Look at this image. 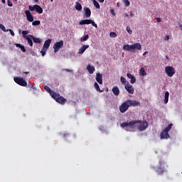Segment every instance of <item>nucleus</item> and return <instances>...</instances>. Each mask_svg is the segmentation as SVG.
I'll return each mask as SVG.
<instances>
[{"label":"nucleus","instance_id":"nucleus-1","mask_svg":"<svg viewBox=\"0 0 182 182\" xmlns=\"http://www.w3.org/2000/svg\"><path fill=\"white\" fill-rule=\"evenodd\" d=\"M139 124V120H132L129 122H122L121 127L127 132H133L134 128Z\"/></svg>","mask_w":182,"mask_h":182},{"label":"nucleus","instance_id":"nucleus-2","mask_svg":"<svg viewBox=\"0 0 182 182\" xmlns=\"http://www.w3.org/2000/svg\"><path fill=\"white\" fill-rule=\"evenodd\" d=\"M124 50L130 52L132 50H141V44L140 43H135L133 45L126 44L123 46Z\"/></svg>","mask_w":182,"mask_h":182},{"label":"nucleus","instance_id":"nucleus-3","mask_svg":"<svg viewBox=\"0 0 182 182\" xmlns=\"http://www.w3.org/2000/svg\"><path fill=\"white\" fill-rule=\"evenodd\" d=\"M171 127H173V124H169L160 134L161 139H170V134L168 132L171 130Z\"/></svg>","mask_w":182,"mask_h":182},{"label":"nucleus","instance_id":"nucleus-4","mask_svg":"<svg viewBox=\"0 0 182 182\" xmlns=\"http://www.w3.org/2000/svg\"><path fill=\"white\" fill-rule=\"evenodd\" d=\"M52 98L54 99V100H55V102L60 105H65V103L68 102V100L56 92L52 94Z\"/></svg>","mask_w":182,"mask_h":182},{"label":"nucleus","instance_id":"nucleus-5","mask_svg":"<svg viewBox=\"0 0 182 182\" xmlns=\"http://www.w3.org/2000/svg\"><path fill=\"white\" fill-rule=\"evenodd\" d=\"M29 33V31H22V35L23 37L24 38V39H26L28 45L30 46H33V38H32V37L30 36H33V35L28 34Z\"/></svg>","mask_w":182,"mask_h":182},{"label":"nucleus","instance_id":"nucleus-6","mask_svg":"<svg viewBox=\"0 0 182 182\" xmlns=\"http://www.w3.org/2000/svg\"><path fill=\"white\" fill-rule=\"evenodd\" d=\"M165 73H166L167 76L169 77H173L176 74V70H174V67L168 65L165 67Z\"/></svg>","mask_w":182,"mask_h":182},{"label":"nucleus","instance_id":"nucleus-7","mask_svg":"<svg viewBox=\"0 0 182 182\" xmlns=\"http://www.w3.org/2000/svg\"><path fill=\"white\" fill-rule=\"evenodd\" d=\"M14 80V82H16L17 85H19L20 86H23V87H26V86H28V82H26V80L22 77H15Z\"/></svg>","mask_w":182,"mask_h":182},{"label":"nucleus","instance_id":"nucleus-8","mask_svg":"<svg viewBox=\"0 0 182 182\" xmlns=\"http://www.w3.org/2000/svg\"><path fill=\"white\" fill-rule=\"evenodd\" d=\"M53 48L54 49V53H58V52H59V50L63 48V41L61 40L58 42L55 43Z\"/></svg>","mask_w":182,"mask_h":182},{"label":"nucleus","instance_id":"nucleus-9","mask_svg":"<svg viewBox=\"0 0 182 182\" xmlns=\"http://www.w3.org/2000/svg\"><path fill=\"white\" fill-rule=\"evenodd\" d=\"M138 124H139L138 127V130H139V132H144V130H146L149 127V123H147L146 121H139Z\"/></svg>","mask_w":182,"mask_h":182},{"label":"nucleus","instance_id":"nucleus-10","mask_svg":"<svg viewBox=\"0 0 182 182\" xmlns=\"http://www.w3.org/2000/svg\"><path fill=\"white\" fill-rule=\"evenodd\" d=\"M129 106L127 101H125L119 106V112L121 113H126V111L129 110Z\"/></svg>","mask_w":182,"mask_h":182},{"label":"nucleus","instance_id":"nucleus-11","mask_svg":"<svg viewBox=\"0 0 182 182\" xmlns=\"http://www.w3.org/2000/svg\"><path fill=\"white\" fill-rule=\"evenodd\" d=\"M127 102L128 103V106L130 107H136V106H140V102L134 100H127Z\"/></svg>","mask_w":182,"mask_h":182},{"label":"nucleus","instance_id":"nucleus-12","mask_svg":"<svg viewBox=\"0 0 182 182\" xmlns=\"http://www.w3.org/2000/svg\"><path fill=\"white\" fill-rule=\"evenodd\" d=\"M124 88L126 89L127 92H128V93H130L131 95L134 93V87H133V85H130L129 82L125 85Z\"/></svg>","mask_w":182,"mask_h":182},{"label":"nucleus","instance_id":"nucleus-13","mask_svg":"<svg viewBox=\"0 0 182 182\" xmlns=\"http://www.w3.org/2000/svg\"><path fill=\"white\" fill-rule=\"evenodd\" d=\"M24 12L27 18V21H28V22H33V16H32L31 11L29 10H26Z\"/></svg>","mask_w":182,"mask_h":182},{"label":"nucleus","instance_id":"nucleus-14","mask_svg":"<svg viewBox=\"0 0 182 182\" xmlns=\"http://www.w3.org/2000/svg\"><path fill=\"white\" fill-rule=\"evenodd\" d=\"M96 81L100 84V85H103V77L100 73H97L96 74Z\"/></svg>","mask_w":182,"mask_h":182},{"label":"nucleus","instance_id":"nucleus-15","mask_svg":"<svg viewBox=\"0 0 182 182\" xmlns=\"http://www.w3.org/2000/svg\"><path fill=\"white\" fill-rule=\"evenodd\" d=\"M164 171H166V169L164 168V166H159L156 169V174H159V176H161V174H163L164 173Z\"/></svg>","mask_w":182,"mask_h":182},{"label":"nucleus","instance_id":"nucleus-16","mask_svg":"<svg viewBox=\"0 0 182 182\" xmlns=\"http://www.w3.org/2000/svg\"><path fill=\"white\" fill-rule=\"evenodd\" d=\"M127 77H129V79L130 80V83H132V85L136 83V77H134V75H132L130 73H127Z\"/></svg>","mask_w":182,"mask_h":182},{"label":"nucleus","instance_id":"nucleus-17","mask_svg":"<svg viewBox=\"0 0 182 182\" xmlns=\"http://www.w3.org/2000/svg\"><path fill=\"white\" fill-rule=\"evenodd\" d=\"M84 11L85 16H86V18H90V16L92 15V11H90V9H89V7H85Z\"/></svg>","mask_w":182,"mask_h":182},{"label":"nucleus","instance_id":"nucleus-18","mask_svg":"<svg viewBox=\"0 0 182 182\" xmlns=\"http://www.w3.org/2000/svg\"><path fill=\"white\" fill-rule=\"evenodd\" d=\"M50 43H52V39H48L45 41L43 48L44 49H49V46H50Z\"/></svg>","mask_w":182,"mask_h":182},{"label":"nucleus","instance_id":"nucleus-19","mask_svg":"<svg viewBox=\"0 0 182 182\" xmlns=\"http://www.w3.org/2000/svg\"><path fill=\"white\" fill-rule=\"evenodd\" d=\"M89 48V45H83L78 50V53L80 55H82V53H85V50H86V49H88Z\"/></svg>","mask_w":182,"mask_h":182},{"label":"nucleus","instance_id":"nucleus-20","mask_svg":"<svg viewBox=\"0 0 182 182\" xmlns=\"http://www.w3.org/2000/svg\"><path fill=\"white\" fill-rule=\"evenodd\" d=\"M112 93H114L115 96H119V95H120V90H119V87L114 86L112 87Z\"/></svg>","mask_w":182,"mask_h":182},{"label":"nucleus","instance_id":"nucleus-21","mask_svg":"<svg viewBox=\"0 0 182 182\" xmlns=\"http://www.w3.org/2000/svg\"><path fill=\"white\" fill-rule=\"evenodd\" d=\"M87 70H88V72L90 75H93V73H95V67H93L90 65H88L87 66Z\"/></svg>","mask_w":182,"mask_h":182},{"label":"nucleus","instance_id":"nucleus-22","mask_svg":"<svg viewBox=\"0 0 182 182\" xmlns=\"http://www.w3.org/2000/svg\"><path fill=\"white\" fill-rule=\"evenodd\" d=\"M35 8V11L37 12V14H43V9H42V7H41V6L36 4Z\"/></svg>","mask_w":182,"mask_h":182},{"label":"nucleus","instance_id":"nucleus-23","mask_svg":"<svg viewBox=\"0 0 182 182\" xmlns=\"http://www.w3.org/2000/svg\"><path fill=\"white\" fill-rule=\"evenodd\" d=\"M91 19H85L80 21V25H90Z\"/></svg>","mask_w":182,"mask_h":182},{"label":"nucleus","instance_id":"nucleus-24","mask_svg":"<svg viewBox=\"0 0 182 182\" xmlns=\"http://www.w3.org/2000/svg\"><path fill=\"white\" fill-rule=\"evenodd\" d=\"M44 89L45 90H46V92H48V93H49L51 97H52V95H53V93H55L54 91H52V90H50V87H49V86L48 85L44 86Z\"/></svg>","mask_w":182,"mask_h":182},{"label":"nucleus","instance_id":"nucleus-25","mask_svg":"<svg viewBox=\"0 0 182 182\" xmlns=\"http://www.w3.org/2000/svg\"><path fill=\"white\" fill-rule=\"evenodd\" d=\"M75 8L76 11H78V12H80V11H82V4H80V3H79V1H77V2H75Z\"/></svg>","mask_w":182,"mask_h":182},{"label":"nucleus","instance_id":"nucleus-26","mask_svg":"<svg viewBox=\"0 0 182 182\" xmlns=\"http://www.w3.org/2000/svg\"><path fill=\"white\" fill-rule=\"evenodd\" d=\"M170 96V92L168 91H166L165 92V97H164V103L165 105H167L168 103V97Z\"/></svg>","mask_w":182,"mask_h":182},{"label":"nucleus","instance_id":"nucleus-27","mask_svg":"<svg viewBox=\"0 0 182 182\" xmlns=\"http://www.w3.org/2000/svg\"><path fill=\"white\" fill-rule=\"evenodd\" d=\"M30 37L32 38L33 41L34 42V43H41V38H36L33 36H30Z\"/></svg>","mask_w":182,"mask_h":182},{"label":"nucleus","instance_id":"nucleus-28","mask_svg":"<svg viewBox=\"0 0 182 182\" xmlns=\"http://www.w3.org/2000/svg\"><path fill=\"white\" fill-rule=\"evenodd\" d=\"M94 87L95 88V90H97V92H99L100 93H102V92H103L100 90V87L99 86V84H97V82H95Z\"/></svg>","mask_w":182,"mask_h":182},{"label":"nucleus","instance_id":"nucleus-29","mask_svg":"<svg viewBox=\"0 0 182 182\" xmlns=\"http://www.w3.org/2000/svg\"><path fill=\"white\" fill-rule=\"evenodd\" d=\"M120 81H121V83L124 85V86H126V85H127V83H129V82H127V80H126V78L124 77H121Z\"/></svg>","mask_w":182,"mask_h":182},{"label":"nucleus","instance_id":"nucleus-30","mask_svg":"<svg viewBox=\"0 0 182 182\" xmlns=\"http://www.w3.org/2000/svg\"><path fill=\"white\" fill-rule=\"evenodd\" d=\"M139 73L140 75H141V76H146V75H147V73H146V70H144V68H141L140 69Z\"/></svg>","mask_w":182,"mask_h":182},{"label":"nucleus","instance_id":"nucleus-31","mask_svg":"<svg viewBox=\"0 0 182 182\" xmlns=\"http://www.w3.org/2000/svg\"><path fill=\"white\" fill-rule=\"evenodd\" d=\"M93 4L97 9H100V4H99V2H97L96 0L93 1Z\"/></svg>","mask_w":182,"mask_h":182},{"label":"nucleus","instance_id":"nucleus-32","mask_svg":"<svg viewBox=\"0 0 182 182\" xmlns=\"http://www.w3.org/2000/svg\"><path fill=\"white\" fill-rule=\"evenodd\" d=\"M32 25L33 26H38V25H41V21H32Z\"/></svg>","mask_w":182,"mask_h":182},{"label":"nucleus","instance_id":"nucleus-33","mask_svg":"<svg viewBox=\"0 0 182 182\" xmlns=\"http://www.w3.org/2000/svg\"><path fill=\"white\" fill-rule=\"evenodd\" d=\"M89 39V35H85L84 37H82L80 38L81 42H85V41H87Z\"/></svg>","mask_w":182,"mask_h":182},{"label":"nucleus","instance_id":"nucleus-34","mask_svg":"<svg viewBox=\"0 0 182 182\" xmlns=\"http://www.w3.org/2000/svg\"><path fill=\"white\" fill-rule=\"evenodd\" d=\"M48 49L43 48L42 50H41V53L42 56H45L46 55Z\"/></svg>","mask_w":182,"mask_h":182},{"label":"nucleus","instance_id":"nucleus-35","mask_svg":"<svg viewBox=\"0 0 182 182\" xmlns=\"http://www.w3.org/2000/svg\"><path fill=\"white\" fill-rule=\"evenodd\" d=\"M123 4H124L125 6H130V1L129 0H122Z\"/></svg>","mask_w":182,"mask_h":182},{"label":"nucleus","instance_id":"nucleus-36","mask_svg":"<svg viewBox=\"0 0 182 182\" xmlns=\"http://www.w3.org/2000/svg\"><path fill=\"white\" fill-rule=\"evenodd\" d=\"M110 38H117V34L116 32H111L109 33Z\"/></svg>","mask_w":182,"mask_h":182},{"label":"nucleus","instance_id":"nucleus-37","mask_svg":"<svg viewBox=\"0 0 182 182\" xmlns=\"http://www.w3.org/2000/svg\"><path fill=\"white\" fill-rule=\"evenodd\" d=\"M36 6V4L33 5V6H28L29 11H35Z\"/></svg>","mask_w":182,"mask_h":182},{"label":"nucleus","instance_id":"nucleus-38","mask_svg":"<svg viewBox=\"0 0 182 182\" xmlns=\"http://www.w3.org/2000/svg\"><path fill=\"white\" fill-rule=\"evenodd\" d=\"M70 134L69 133H64V134H63V137L65 139H68V137H70Z\"/></svg>","mask_w":182,"mask_h":182},{"label":"nucleus","instance_id":"nucleus-39","mask_svg":"<svg viewBox=\"0 0 182 182\" xmlns=\"http://www.w3.org/2000/svg\"><path fill=\"white\" fill-rule=\"evenodd\" d=\"M127 31L128 32V33H129V35H132V33H133V31H132V28H130L129 26L127 27Z\"/></svg>","mask_w":182,"mask_h":182},{"label":"nucleus","instance_id":"nucleus-40","mask_svg":"<svg viewBox=\"0 0 182 182\" xmlns=\"http://www.w3.org/2000/svg\"><path fill=\"white\" fill-rule=\"evenodd\" d=\"M164 164V160L160 159L159 160V167H163Z\"/></svg>","mask_w":182,"mask_h":182},{"label":"nucleus","instance_id":"nucleus-41","mask_svg":"<svg viewBox=\"0 0 182 182\" xmlns=\"http://www.w3.org/2000/svg\"><path fill=\"white\" fill-rule=\"evenodd\" d=\"M90 24L92 25V26H94V28H97V24H96V23H95V22L93 21V20H91Z\"/></svg>","mask_w":182,"mask_h":182},{"label":"nucleus","instance_id":"nucleus-42","mask_svg":"<svg viewBox=\"0 0 182 182\" xmlns=\"http://www.w3.org/2000/svg\"><path fill=\"white\" fill-rule=\"evenodd\" d=\"M28 87H31V89H33V90H35L36 89V87H35V85L32 84H28Z\"/></svg>","mask_w":182,"mask_h":182},{"label":"nucleus","instance_id":"nucleus-43","mask_svg":"<svg viewBox=\"0 0 182 182\" xmlns=\"http://www.w3.org/2000/svg\"><path fill=\"white\" fill-rule=\"evenodd\" d=\"M63 72H72V70L68 69V68H63L62 69Z\"/></svg>","mask_w":182,"mask_h":182},{"label":"nucleus","instance_id":"nucleus-44","mask_svg":"<svg viewBox=\"0 0 182 182\" xmlns=\"http://www.w3.org/2000/svg\"><path fill=\"white\" fill-rule=\"evenodd\" d=\"M7 5L8 6H13L14 4L9 0H7Z\"/></svg>","mask_w":182,"mask_h":182},{"label":"nucleus","instance_id":"nucleus-45","mask_svg":"<svg viewBox=\"0 0 182 182\" xmlns=\"http://www.w3.org/2000/svg\"><path fill=\"white\" fill-rule=\"evenodd\" d=\"M22 52H26V49L25 48V46H22L21 48H20Z\"/></svg>","mask_w":182,"mask_h":182},{"label":"nucleus","instance_id":"nucleus-46","mask_svg":"<svg viewBox=\"0 0 182 182\" xmlns=\"http://www.w3.org/2000/svg\"><path fill=\"white\" fill-rule=\"evenodd\" d=\"M9 32H10L11 36H15V33L14 32V31H12V30L10 29V30H9Z\"/></svg>","mask_w":182,"mask_h":182},{"label":"nucleus","instance_id":"nucleus-47","mask_svg":"<svg viewBox=\"0 0 182 182\" xmlns=\"http://www.w3.org/2000/svg\"><path fill=\"white\" fill-rule=\"evenodd\" d=\"M168 39H170V36H166L164 37V41H168Z\"/></svg>","mask_w":182,"mask_h":182},{"label":"nucleus","instance_id":"nucleus-48","mask_svg":"<svg viewBox=\"0 0 182 182\" xmlns=\"http://www.w3.org/2000/svg\"><path fill=\"white\" fill-rule=\"evenodd\" d=\"M156 22H161V18H156Z\"/></svg>","mask_w":182,"mask_h":182},{"label":"nucleus","instance_id":"nucleus-49","mask_svg":"<svg viewBox=\"0 0 182 182\" xmlns=\"http://www.w3.org/2000/svg\"><path fill=\"white\" fill-rule=\"evenodd\" d=\"M0 28L2 29V31H5V26H4V25L0 24Z\"/></svg>","mask_w":182,"mask_h":182},{"label":"nucleus","instance_id":"nucleus-50","mask_svg":"<svg viewBox=\"0 0 182 182\" xmlns=\"http://www.w3.org/2000/svg\"><path fill=\"white\" fill-rule=\"evenodd\" d=\"M16 48H21V47L22 46V45L20 44V43H16Z\"/></svg>","mask_w":182,"mask_h":182},{"label":"nucleus","instance_id":"nucleus-51","mask_svg":"<svg viewBox=\"0 0 182 182\" xmlns=\"http://www.w3.org/2000/svg\"><path fill=\"white\" fill-rule=\"evenodd\" d=\"M149 53L148 51H145L144 53H143V56H146V55H147Z\"/></svg>","mask_w":182,"mask_h":182},{"label":"nucleus","instance_id":"nucleus-52","mask_svg":"<svg viewBox=\"0 0 182 182\" xmlns=\"http://www.w3.org/2000/svg\"><path fill=\"white\" fill-rule=\"evenodd\" d=\"M100 4H103L105 2V0H98Z\"/></svg>","mask_w":182,"mask_h":182},{"label":"nucleus","instance_id":"nucleus-53","mask_svg":"<svg viewBox=\"0 0 182 182\" xmlns=\"http://www.w3.org/2000/svg\"><path fill=\"white\" fill-rule=\"evenodd\" d=\"M179 28H180L181 31H182V24L179 25Z\"/></svg>","mask_w":182,"mask_h":182},{"label":"nucleus","instance_id":"nucleus-54","mask_svg":"<svg viewBox=\"0 0 182 182\" xmlns=\"http://www.w3.org/2000/svg\"><path fill=\"white\" fill-rule=\"evenodd\" d=\"M24 73H25V75H29V72H28V71L24 72Z\"/></svg>","mask_w":182,"mask_h":182},{"label":"nucleus","instance_id":"nucleus-55","mask_svg":"<svg viewBox=\"0 0 182 182\" xmlns=\"http://www.w3.org/2000/svg\"><path fill=\"white\" fill-rule=\"evenodd\" d=\"M34 2H36V4H38V2H39V0H33Z\"/></svg>","mask_w":182,"mask_h":182},{"label":"nucleus","instance_id":"nucleus-56","mask_svg":"<svg viewBox=\"0 0 182 182\" xmlns=\"http://www.w3.org/2000/svg\"><path fill=\"white\" fill-rule=\"evenodd\" d=\"M6 1L5 0H1L2 4H5Z\"/></svg>","mask_w":182,"mask_h":182},{"label":"nucleus","instance_id":"nucleus-57","mask_svg":"<svg viewBox=\"0 0 182 182\" xmlns=\"http://www.w3.org/2000/svg\"><path fill=\"white\" fill-rule=\"evenodd\" d=\"M50 1H51V2H53V0H50Z\"/></svg>","mask_w":182,"mask_h":182},{"label":"nucleus","instance_id":"nucleus-58","mask_svg":"<svg viewBox=\"0 0 182 182\" xmlns=\"http://www.w3.org/2000/svg\"><path fill=\"white\" fill-rule=\"evenodd\" d=\"M131 15H133V14L131 12Z\"/></svg>","mask_w":182,"mask_h":182},{"label":"nucleus","instance_id":"nucleus-59","mask_svg":"<svg viewBox=\"0 0 182 182\" xmlns=\"http://www.w3.org/2000/svg\"><path fill=\"white\" fill-rule=\"evenodd\" d=\"M117 5L119 6V3H117Z\"/></svg>","mask_w":182,"mask_h":182},{"label":"nucleus","instance_id":"nucleus-60","mask_svg":"<svg viewBox=\"0 0 182 182\" xmlns=\"http://www.w3.org/2000/svg\"><path fill=\"white\" fill-rule=\"evenodd\" d=\"M117 5L119 6V3H117Z\"/></svg>","mask_w":182,"mask_h":182}]
</instances>
